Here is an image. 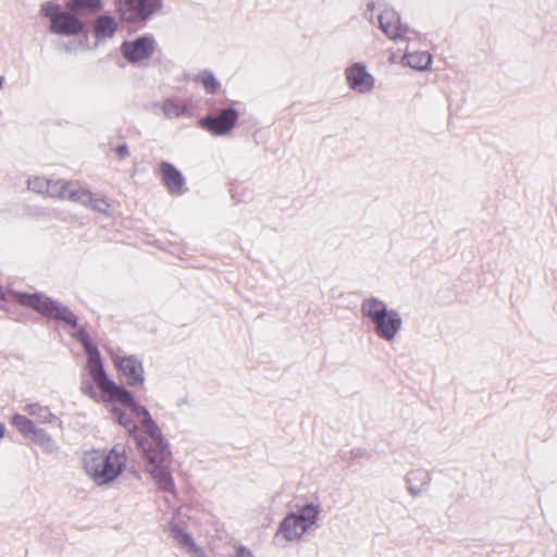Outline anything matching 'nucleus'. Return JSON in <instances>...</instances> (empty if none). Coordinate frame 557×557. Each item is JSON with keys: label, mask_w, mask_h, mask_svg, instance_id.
Wrapping results in <instances>:
<instances>
[{"label": "nucleus", "mask_w": 557, "mask_h": 557, "mask_svg": "<svg viewBox=\"0 0 557 557\" xmlns=\"http://www.w3.org/2000/svg\"><path fill=\"white\" fill-rule=\"evenodd\" d=\"M122 404L132 407L135 414L138 418H141V424L145 428V431L149 434L152 444L154 445V447H151L143 441L139 443L150 466L148 471L158 481L162 488H171L173 486L172 478L169 471L171 453L168 449V445L162 437L160 429L151 419L145 407L136 405L133 399L131 403Z\"/></svg>", "instance_id": "obj_1"}, {"label": "nucleus", "mask_w": 557, "mask_h": 557, "mask_svg": "<svg viewBox=\"0 0 557 557\" xmlns=\"http://www.w3.org/2000/svg\"><path fill=\"white\" fill-rule=\"evenodd\" d=\"M128 457L121 445L110 449H90L82 458L83 469L97 484L107 485L115 481L125 470Z\"/></svg>", "instance_id": "obj_2"}, {"label": "nucleus", "mask_w": 557, "mask_h": 557, "mask_svg": "<svg viewBox=\"0 0 557 557\" xmlns=\"http://www.w3.org/2000/svg\"><path fill=\"white\" fill-rule=\"evenodd\" d=\"M79 343L84 346L86 354L88 355L87 370L103 394L104 400L117 401V403H131L132 395L124 387L115 384L109 380L102 366L100 352L88 333L79 332L77 335Z\"/></svg>", "instance_id": "obj_3"}, {"label": "nucleus", "mask_w": 557, "mask_h": 557, "mask_svg": "<svg viewBox=\"0 0 557 557\" xmlns=\"http://www.w3.org/2000/svg\"><path fill=\"white\" fill-rule=\"evenodd\" d=\"M360 312L370 320L373 332L385 342H393L403 327V318L395 309L380 298L369 297L362 300Z\"/></svg>", "instance_id": "obj_4"}, {"label": "nucleus", "mask_w": 557, "mask_h": 557, "mask_svg": "<svg viewBox=\"0 0 557 557\" xmlns=\"http://www.w3.org/2000/svg\"><path fill=\"white\" fill-rule=\"evenodd\" d=\"M10 296L18 305L30 308L44 317L61 320L69 325H75L76 317L67 308L62 307L42 294L22 293L12 290Z\"/></svg>", "instance_id": "obj_5"}, {"label": "nucleus", "mask_w": 557, "mask_h": 557, "mask_svg": "<svg viewBox=\"0 0 557 557\" xmlns=\"http://www.w3.org/2000/svg\"><path fill=\"white\" fill-rule=\"evenodd\" d=\"M41 13L50 18V32L63 36H75L82 33L83 22L71 12L61 11L53 2L41 5Z\"/></svg>", "instance_id": "obj_6"}, {"label": "nucleus", "mask_w": 557, "mask_h": 557, "mask_svg": "<svg viewBox=\"0 0 557 557\" xmlns=\"http://www.w3.org/2000/svg\"><path fill=\"white\" fill-rule=\"evenodd\" d=\"M376 20L379 22V27L391 40L411 41L418 38V33L403 24L398 13L392 8L380 7Z\"/></svg>", "instance_id": "obj_7"}, {"label": "nucleus", "mask_w": 557, "mask_h": 557, "mask_svg": "<svg viewBox=\"0 0 557 557\" xmlns=\"http://www.w3.org/2000/svg\"><path fill=\"white\" fill-rule=\"evenodd\" d=\"M123 20L138 22L147 18L161 7L160 0H116Z\"/></svg>", "instance_id": "obj_8"}, {"label": "nucleus", "mask_w": 557, "mask_h": 557, "mask_svg": "<svg viewBox=\"0 0 557 557\" xmlns=\"http://www.w3.org/2000/svg\"><path fill=\"white\" fill-rule=\"evenodd\" d=\"M348 86L360 94H367L374 87V77L367 71L363 63H354L345 71Z\"/></svg>", "instance_id": "obj_9"}, {"label": "nucleus", "mask_w": 557, "mask_h": 557, "mask_svg": "<svg viewBox=\"0 0 557 557\" xmlns=\"http://www.w3.org/2000/svg\"><path fill=\"white\" fill-rule=\"evenodd\" d=\"M113 362L125 376L128 385H141L144 383L143 364L135 356H116Z\"/></svg>", "instance_id": "obj_10"}, {"label": "nucleus", "mask_w": 557, "mask_h": 557, "mask_svg": "<svg viewBox=\"0 0 557 557\" xmlns=\"http://www.w3.org/2000/svg\"><path fill=\"white\" fill-rule=\"evenodd\" d=\"M238 117V111L232 107L218 110L214 115L211 114V134L215 136L228 135L235 127Z\"/></svg>", "instance_id": "obj_11"}, {"label": "nucleus", "mask_w": 557, "mask_h": 557, "mask_svg": "<svg viewBox=\"0 0 557 557\" xmlns=\"http://www.w3.org/2000/svg\"><path fill=\"white\" fill-rule=\"evenodd\" d=\"M123 55L131 62H138L149 58L154 50L153 40L149 37H139L134 41H126L122 45Z\"/></svg>", "instance_id": "obj_12"}, {"label": "nucleus", "mask_w": 557, "mask_h": 557, "mask_svg": "<svg viewBox=\"0 0 557 557\" xmlns=\"http://www.w3.org/2000/svg\"><path fill=\"white\" fill-rule=\"evenodd\" d=\"M406 487L412 497L424 494L432 482L431 473L422 468L410 470L405 476Z\"/></svg>", "instance_id": "obj_13"}, {"label": "nucleus", "mask_w": 557, "mask_h": 557, "mask_svg": "<svg viewBox=\"0 0 557 557\" xmlns=\"http://www.w3.org/2000/svg\"><path fill=\"white\" fill-rule=\"evenodd\" d=\"M162 181L172 195H181L185 190V180L181 172L172 164L162 162L160 164Z\"/></svg>", "instance_id": "obj_14"}, {"label": "nucleus", "mask_w": 557, "mask_h": 557, "mask_svg": "<svg viewBox=\"0 0 557 557\" xmlns=\"http://www.w3.org/2000/svg\"><path fill=\"white\" fill-rule=\"evenodd\" d=\"M307 531V527L299 518L296 517V513L285 517L278 529V532L282 533L287 541L299 539Z\"/></svg>", "instance_id": "obj_15"}, {"label": "nucleus", "mask_w": 557, "mask_h": 557, "mask_svg": "<svg viewBox=\"0 0 557 557\" xmlns=\"http://www.w3.org/2000/svg\"><path fill=\"white\" fill-rule=\"evenodd\" d=\"M91 190L79 181H69L65 199L87 206Z\"/></svg>", "instance_id": "obj_16"}, {"label": "nucleus", "mask_w": 557, "mask_h": 557, "mask_svg": "<svg viewBox=\"0 0 557 557\" xmlns=\"http://www.w3.org/2000/svg\"><path fill=\"white\" fill-rule=\"evenodd\" d=\"M404 59L410 67L420 71L429 69L432 63V57L426 51H407Z\"/></svg>", "instance_id": "obj_17"}, {"label": "nucleus", "mask_w": 557, "mask_h": 557, "mask_svg": "<svg viewBox=\"0 0 557 557\" xmlns=\"http://www.w3.org/2000/svg\"><path fill=\"white\" fill-rule=\"evenodd\" d=\"M24 410L40 424L52 423L57 420V417L51 413L48 407L39 404H29L25 406Z\"/></svg>", "instance_id": "obj_18"}, {"label": "nucleus", "mask_w": 557, "mask_h": 557, "mask_svg": "<svg viewBox=\"0 0 557 557\" xmlns=\"http://www.w3.org/2000/svg\"><path fill=\"white\" fill-rule=\"evenodd\" d=\"M11 424L23 435L38 436L40 434L35 423L23 414H14L11 419Z\"/></svg>", "instance_id": "obj_19"}, {"label": "nucleus", "mask_w": 557, "mask_h": 557, "mask_svg": "<svg viewBox=\"0 0 557 557\" xmlns=\"http://www.w3.org/2000/svg\"><path fill=\"white\" fill-rule=\"evenodd\" d=\"M65 5L71 12H75V13H79L85 10L95 12V11L100 10L101 1L100 0H67Z\"/></svg>", "instance_id": "obj_20"}, {"label": "nucleus", "mask_w": 557, "mask_h": 557, "mask_svg": "<svg viewBox=\"0 0 557 557\" xmlns=\"http://www.w3.org/2000/svg\"><path fill=\"white\" fill-rule=\"evenodd\" d=\"M116 29L115 21L110 16H100L95 25L97 37L112 36Z\"/></svg>", "instance_id": "obj_21"}, {"label": "nucleus", "mask_w": 557, "mask_h": 557, "mask_svg": "<svg viewBox=\"0 0 557 557\" xmlns=\"http://www.w3.org/2000/svg\"><path fill=\"white\" fill-rule=\"evenodd\" d=\"M69 181L49 180V186L46 188V195L53 198L65 199Z\"/></svg>", "instance_id": "obj_22"}, {"label": "nucleus", "mask_w": 557, "mask_h": 557, "mask_svg": "<svg viewBox=\"0 0 557 557\" xmlns=\"http://www.w3.org/2000/svg\"><path fill=\"white\" fill-rule=\"evenodd\" d=\"M86 207L94 211L106 214L110 211L111 205L108 199L91 191V197L88 199Z\"/></svg>", "instance_id": "obj_23"}, {"label": "nucleus", "mask_w": 557, "mask_h": 557, "mask_svg": "<svg viewBox=\"0 0 557 557\" xmlns=\"http://www.w3.org/2000/svg\"><path fill=\"white\" fill-rule=\"evenodd\" d=\"M318 515L319 510L313 505H307L301 509L299 515H296V517L304 522L307 529H309L315 523Z\"/></svg>", "instance_id": "obj_24"}, {"label": "nucleus", "mask_w": 557, "mask_h": 557, "mask_svg": "<svg viewBox=\"0 0 557 557\" xmlns=\"http://www.w3.org/2000/svg\"><path fill=\"white\" fill-rule=\"evenodd\" d=\"M162 110H163L165 116H168L170 119L177 117L186 112V108L184 106L175 103L172 100L164 101V103L162 106Z\"/></svg>", "instance_id": "obj_25"}, {"label": "nucleus", "mask_w": 557, "mask_h": 557, "mask_svg": "<svg viewBox=\"0 0 557 557\" xmlns=\"http://www.w3.org/2000/svg\"><path fill=\"white\" fill-rule=\"evenodd\" d=\"M28 189L46 195V188L49 186V180L44 177H35L28 181Z\"/></svg>", "instance_id": "obj_26"}, {"label": "nucleus", "mask_w": 557, "mask_h": 557, "mask_svg": "<svg viewBox=\"0 0 557 557\" xmlns=\"http://www.w3.org/2000/svg\"><path fill=\"white\" fill-rule=\"evenodd\" d=\"M375 10H376V5L373 1H369L367 3V8L363 12V16L364 18H367L370 23H374V20H375Z\"/></svg>", "instance_id": "obj_27"}, {"label": "nucleus", "mask_w": 557, "mask_h": 557, "mask_svg": "<svg viewBox=\"0 0 557 557\" xmlns=\"http://www.w3.org/2000/svg\"><path fill=\"white\" fill-rule=\"evenodd\" d=\"M112 412L121 425L127 428L129 431L134 428L131 421L125 419L124 413L120 409L114 408Z\"/></svg>", "instance_id": "obj_28"}, {"label": "nucleus", "mask_w": 557, "mask_h": 557, "mask_svg": "<svg viewBox=\"0 0 557 557\" xmlns=\"http://www.w3.org/2000/svg\"><path fill=\"white\" fill-rule=\"evenodd\" d=\"M81 388H82V392L85 395L89 396L90 398L97 399L98 395H97V393H96V391H95V388H94V386H92V384L90 382H88V381L85 382L84 381L82 383V387Z\"/></svg>", "instance_id": "obj_29"}, {"label": "nucleus", "mask_w": 557, "mask_h": 557, "mask_svg": "<svg viewBox=\"0 0 557 557\" xmlns=\"http://www.w3.org/2000/svg\"><path fill=\"white\" fill-rule=\"evenodd\" d=\"M234 557H255L253 554L245 546H239L236 549Z\"/></svg>", "instance_id": "obj_30"}, {"label": "nucleus", "mask_w": 557, "mask_h": 557, "mask_svg": "<svg viewBox=\"0 0 557 557\" xmlns=\"http://www.w3.org/2000/svg\"><path fill=\"white\" fill-rule=\"evenodd\" d=\"M11 292L12 290L4 293L0 287V308L2 307L3 301L13 300V297L9 295Z\"/></svg>", "instance_id": "obj_31"}, {"label": "nucleus", "mask_w": 557, "mask_h": 557, "mask_svg": "<svg viewBox=\"0 0 557 557\" xmlns=\"http://www.w3.org/2000/svg\"><path fill=\"white\" fill-rule=\"evenodd\" d=\"M116 152L119 154L120 158H124L125 156H127L128 153V150H127V147L126 146H120L117 149H116Z\"/></svg>", "instance_id": "obj_32"}, {"label": "nucleus", "mask_w": 557, "mask_h": 557, "mask_svg": "<svg viewBox=\"0 0 557 557\" xmlns=\"http://www.w3.org/2000/svg\"><path fill=\"white\" fill-rule=\"evenodd\" d=\"M210 86H211V94H214L216 91V89L219 88V86H220L219 82L215 81V78L213 77L212 74H211Z\"/></svg>", "instance_id": "obj_33"}, {"label": "nucleus", "mask_w": 557, "mask_h": 557, "mask_svg": "<svg viewBox=\"0 0 557 557\" xmlns=\"http://www.w3.org/2000/svg\"><path fill=\"white\" fill-rule=\"evenodd\" d=\"M199 123L203 128L209 129V116L202 117Z\"/></svg>", "instance_id": "obj_34"}, {"label": "nucleus", "mask_w": 557, "mask_h": 557, "mask_svg": "<svg viewBox=\"0 0 557 557\" xmlns=\"http://www.w3.org/2000/svg\"><path fill=\"white\" fill-rule=\"evenodd\" d=\"M5 428L4 424L0 422V440L4 437Z\"/></svg>", "instance_id": "obj_35"}]
</instances>
